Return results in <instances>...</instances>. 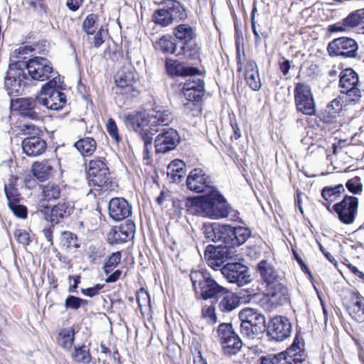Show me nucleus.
<instances>
[{
    "mask_svg": "<svg viewBox=\"0 0 364 364\" xmlns=\"http://www.w3.org/2000/svg\"><path fill=\"white\" fill-rule=\"evenodd\" d=\"M222 296L223 297L218 305V308L222 312L230 313L239 306V297L235 294L229 291L228 289L227 292H225V294Z\"/></svg>",
    "mask_w": 364,
    "mask_h": 364,
    "instance_id": "58836bf2",
    "label": "nucleus"
},
{
    "mask_svg": "<svg viewBox=\"0 0 364 364\" xmlns=\"http://www.w3.org/2000/svg\"><path fill=\"white\" fill-rule=\"evenodd\" d=\"M89 301L80 297L68 295L65 300V307L66 309L77 311L81 307H85L88 305Z\"/></svg>",
    "mask_w": 364,
    "mask_h": 364,
    "instance_id": "09e8293b",
    "label": "nucleus"
},
{
    "mask_svg": "<svg viewBox=\"0 0 364 364\" xmlns=\"http://www.w3.org/2000/svg\"><path fill=\"white\" fill-rule=\"evenodd\" d=\"M205 237L214 242H222L227 246L239 247L252 235L250 228L230 225H215L205 231Z\"/></svg>",
    "mask_w": 364,
    "mask_h": 364,
    "instance_id": "7ed1b4c3",
    "label": "nucleus"
},
{
    "mask_svg": "<svg viewBox=\"0 0 364 364\" xmlns=\"http://www.w3.org/2000/svg\"><path fill=\"white\" fill-rule=\"evenodd\" d=\"M180 142L178 132L171 127L161 128V153L173 150Z\"/></svg>",
    "mask_w": 364,
    "mask_h": 364,
    "instance_id": "7c9ffc66",
    "label": "nucleus"
},
{
    "mask_svg": "<svg viewBox=\"0 0 364 364\" xmlns=\"http://www.w3.org/2000/svg\"><path fill=\"white\" fill-rule=\"evenodd\" d=\"M196 75H189L190 78L186 80L183 85V91H194L198 90V88H204L203 80L198 78Z\"/></svg>",
    "mask_w": 364,
    "mask_h": 364,
    "instance_id": "4d7b16f0",
    "label": "nucleus"
},
{
    "mask_svg": "<svg viewBox=\"0 0 364 364\" xmlns=\"http://www.w3.org/2000/svg\"><path fill=\"white\" fill-rule=\"evenodd\" d=\"M294 92L296 110L305 115H314L316 103L311 87L307 84L298 82L296 84Z\"/></svg>",
    "mask_w": 364,
    "mask_h": 364,
    "instance_id": "2eb2a0df",
    "label": "nucleus"
},
{
    "mask_svg": "<svg viewBox=\"0 0 364 364\" xmlns=\"http://www.w3.org/2000/svg\"><path fill=\"white\" fill-rule=\"evenodd\" d=\"M240 333L248 338L254 339L267 328L266 318L259 310L246 308L239 313Z\"/></svg>",
    "mask_w": 364,
    "mask_h": 364,
    "instance_id": "423d86ee",
    "label": "nucleus"
},
{
    "mask_svg": "<svg viewBox=\"0 0 364 364\" xmlns=\"http://www.w3.org/2000/svg\"><path fill=\"white\" fill-rule=\"evenodd\" d=\"M159 122L156 124V127L149 126L139 132L142 136V139L144 142V146H151L153 136L158 132L159 128Z\"/></svg>",
    "mask_w": 364,
    "mask_h": 364,
    "instance_id": "13d9d810",
    "label": "nucleus"
},
{
    "mask_svg": "<svg viewBox=\"0 0 364 364\" xmlns=\"http://www.w3.org/2000/svg\"><path fill=\"white\" fill-rule=\"evenodd\" d=\"M358 44L350 37H340L333 39L327 46V52L331 57L355 58L358 55Z\"/></svg>",
    "mask_w": 364,
    "mask_h": 364,
    "instance_id": "4468645a",
    "label": "nucleus"
},
{
    "mask_svg": "<svg viewBox=\"0 0 364 364\" xmlns=\"http://www.w3.org/2000/svg\"><path fill=\"white\" fill-rule=\"evenodd\" d=\"M25 59L26 58H23V59H10V63L9 65V69L7 72L19 74V75H21L23 77L24 75H26V74L24 72V69H27V61H25Z\"/></svg>",
    "mask_w": 364,
    "mask_h": 364,
    "instance_id": "8fccbe9b",
    "label": "nucleus"
},
{
    "mask_svg": "<svg viewBox=\"0 0 364 364\" xmlns=\"http://www.w3.org/2000/svg\"><path fill=\"white\" fill-rule=\"evenodd\" d=\"M158 111L151 112H135L128 114L125 117L126 123L130 125L134 131L141 132L149 126L156 127L159 122Z\"/></svg>",
    "mask_w": 364,
    "mask_h": 364,
    "instance_id": "4be33fe9",
    "label": "nucleus"
},
{
    "mask_svg": "<svg viewBox=\"0 0 364 364\" xmlns=\"http://www.w3.org/2000/svg\"><path fill=\"white\" fill-rule=\"evenodd\" d=\"M10 106L13 111L24 119L39 121L43 117L44 110L41 107L38 94L35 97L11 98Z\"/></svg>",
    "mask_w": 364,
    "mask_h": 364,
    "instance_id": "1a4fd4ad",
    "label": "nucleus"
},
{
    "mask_svg": "<svg viewBox=\"0 0 364 364\" xmlns=\"http://www.w3.org/2000/svg\"><path fill=\"white\" fill-rule=\"evenodd\" d=\"M27 71L31 79L38 82H48L55 76H60L53 65L47 58L33 56L27 60Z\"/></svg>",
    "mask_w": 364,
    "mask_h": 364,
    "instance_id": "9d476101",
    "label": "nucleus"
},
{
    "mask_svg": "<svg viewBox=\"0 0 364 364\" xmlns=\"http://www.w3.org/2000/svg\"><path fill=\"white\" fill-rule=\"evenodd\" d=\"M33 48L31 45H21L19 48H16L11 54L10 59L23 58L24 55L33 53Z\"/></svg>",
    "mask_w": 364,
    "mask_h": 364,
    "instance_id": "69168bd1",
    "label": "nucleus"
},
{
    "mask_svg": "<svg viewBox=\"0 0 364 364\" xmlns=\"http://www.w3.org/2000/svg\"><path fill=\"white\" fill-rule=\"evenodd\" d=\"M99 21V15L91 13L84 19L82 28L83 31L88 36L95 34L97 29V23Z\"/></svg>",
    "mask_w": 364,
    "mask_h": 364,
    "instance_id": "a18cd8bd",
    "label": "nucleus"
},
{
    "mask_svg": "<svg viewBox=\"0 0 364 364\" xmlns=\"http://www.w3.org/2000/svg\"><path fill=\"white\" fill-rule=\"evenodd\" d=\"M358 74L352 68L343 69L339 75L338 87L340 92L345 95L346 102L356 104L362 97L363 91Z\"/></svg>",
    "mask_w": 364,
    "mask_h": 364,
    "instance_id": "6e6552de",
    "label": "nucleus"
},
{
    "mask_svg": "<svg viewBox=\"0 0 364 364\" xmlns=\"http://www.w3.org/2000/svg\"><path fill=\"white\" fill-rule=\"evenodd\" d=\"M8 207L16 218L21 219L27 218L28 209L26 205L21 204V203H15L9 204Z\"/></svg>",
    "mask_w": 364,
    "mask_h": 364,
    "instance_id": "680f3d73",
    "label": "nucleus"
},
{
    "mask_svg": "<svg viewBox=\"0 0 364 364\" xmlns=\"http://www.w3.org/2000/svg\"><path fill=\"white\" fill-rule=\"evenodd\" d=\"M31 46L33 48V52L37 51L39 55H48L49 53L50 44L47 40L41 39Z\"/></svg>",
    "mask_w": 364,
    "mask_h": 364,
    "instance_id": "338daca9",
    "label": "nucleus"
},
{
    "mask_svg": "<svg viewBox=\"0 0 364 364\" xmlns=\"http://www.w3.org/2000/svg\"><path fill=\"white\" fill-rule=\"evenodd\" d=\"M122 251L112 252L106 259L103 269L105 274L111 273L121 262Z\"/></svg>",
    "mask_w": 364,
    "mask_h": 364,
    "instance_id": "49530a36",
    "label": "nucleus"
},
{
    "mask_svg": "<svg viewBox=\"0 0 364 364\" xmlns=\"http://www.w3.org/2000/svg\"><path fill=\"white\" fill-rule=\"evenodd\" d=\"M25 9L33 12L47 14L48 6L46 0H23Z\"/></svg>",
    "mask_w": 364,
    "mask_h": 364,
    "instance_id": "c03bdc74",
    "label": "nucleus"
},
{
    "mask_svg": "<svg viewBox=\"0 0 364 364\" xmlns=\"http://www.w3.org/2000/svg\"><path fill=\"white\" fill-rule=\"evenodd\" d=\"M106 129L110 137L117 143L122 141L118 127L113 118H109L106 124Z\"/></svg>",
    "mask_w": 364,
    "mask_h": 364,
    "instance_id": "bf43d9fd",
    "label": "nucleus"
},
{
    "mask_svg": "<svg viewBox=\"0 0 364 364\" xmlns=\"http://www.w3.org/2000/svg\"><path fill=\"white\" fill-rule=\"evenodd\" d=\"M108 213L114 220L120 221L130 215L132 207L124 198H113L109 202Z\"/></svg>",
    "mask_w": 364,
    "mask_h": 364,
    "instance_id": "bb28decb",
    "label": "nucleus"
},
{
    "mask_svg": "<svg viewBox=\"0 0 364 364\" xmlns=\"http://www.w3.org/2000/svg\"><path fill=\"white\" fill-rule=\"evenodd\" d=\"M343 96H338L333 100L327 106L326 112H331L336 115L343 109Z\"/></svg>",
    "mask_w": 364,
    "mask_h": 364,
    "instance_id": "0e129e2a",
    "label": "nucleus"
},
{
    "mask_svg": "<svg viewBox=\"0 0 364 364\" xmlns=\"http://www.w3.org/2000/svg\"><path fill=\"white\" fill-rule=\"evenodd\" d=\"M138 81L139 74L134 68H122L114 77L117 87L121 88L124 94L132 97L136 96L139 92L136 87Z\"/></svg>",
    "mask_w": 364,
    "mask_h": 364,
    "instance_id": "aec40b11",
    "label": "nucleus"
},
{
    "mask_svg": "<svg viewBox=\"0 0 364 364\" xmlns=\"http://www.w3.org/2000/svg\"><path fill=\"white\" fill-rule=\"evenodd\" d=\"M266 330L270 340L281 342L290 336L292 325L287 317L276 316L269 321Z\"/></svg>",
    "mask_w": 364,
    "mask_h": 364,
    "instance_id": "f3484780",
    "label": "nucleus"
},
{
    "mask_svg": "<svg viewBox=\"0 0 364 364\" xmlns=\"http://www.w3.org/2000/svg\"><path fill=\"white\" fill-rule=\"evenodd\" d=\"M18 178L11 174L9 178L8 183H6L4 187L5 196L7 199V205L13 204L15 203H21L23 198L17 188V182Z\"/></svg>",
    "mask_w": 364,
    "mask_h": 364,
    "instance_id": "c9c22d12",
    "label": "nucleus"
},
{
    "mask_svg": "<svg viewBox=\"0 0 364 364\" xmlns=\"http://www.w3.org/2000/svg\"><path fill=\"white\" fill-rule=\"evenodd\" d=\"M287 361H290L291 364H301L306 359V353L304 350L293 351V350H286Z\"/></svg>",
    "mask_w": 364,
    "mask_h": 364,
    "instance_id": "052dcab7",
    "label": "nucleus"
},
{
    "mask_svg": "<svg viewBox=\"0 0 364 364\" xmlns=\"http://www.w3.org/2000/svg\"><path fill=\"white\" fill-rule=\"evenodd\" d=\"M65 188L66 185L50 181L42 186V197L47 202L57 200L64 195Z\"/></svg>",
    "mask_w": 364,
    "mask_h": 364,
    "instance_id": "72a5a7b5",
    "label": "nucleus"
},
{
    "mask_svg": "<svg viewBox=\"0 0 364 364\" xmlns=\"http://www.w3.org/2000/svg\"><path fill=\"white\" fill-rule=\"evenodd\" d=\"M60 76H55L41 87L38 96L41 105L51 110H61L66 105V95L59 90Z\"/></svg>",
    "mask_w": 364,
    "mask_h": 364,
    "instance_id": "0eeeda50",
    "label": "nucleus"
},
{
    "mask_svg": "<svg viewBox=\"0 0 364 364\" xmlns=\"http://www.w3.org/2000/svg\"><path fill=\"white\" fill-rule=\"evenodd\" d=\"M75 338V331L73 327L62 328L57 336L58 344L65 350L72 348Z\"/></svg>",
    "mask_w": 364,
    "mask_h": 364,
    "instance_id": "ea45409f",
    "label": "nucleus"
},
{
    "mask_svg": "<svg viewBox=\"0 0 364 364\" xmlns=\"http://www.w3.org/2000/svg\"><path fill=\"white\" fill-rule=\"evenodd\" d=\"M161 6V26L171 24L174 18L183 20L187 17L185 9L178 1L163 0Z\"/></svg>",
    "mask_w": 364,
    "mask_h": 364,
    "instance_id": "5701e85b",
    "label": "nucleus"
},
{
    "mask_svg": "<svg viewBox=\"0 0 364 364\" xmlns=\"http://www.w3.org/2000/svg\"><path fill=\"white\" fill-rule=\"evenodd\" d=\"M14 236L18 243L25 247L29 245L31 242L28 232L23 229H16L14 231Z\"/></svg>",
    "mask_w": 364,
    "mask_h": 364,
    "instance_id": "e2e57ef3",
    "label": "nucleus"
},
{
    "mask_svg": "<svg viewBox=\"0 0 364 364\" xmlns=\"http://www.w3.org/2000/svg\"><path fill=\"white\" fill-rule=\"evenodd\" d=\"M104 284H97L94 287L82 289L81 293L85 296L94 297L100 293L101 290L104 288Z\"/></svg>",
    "mask_w": 364,
    "mask_h": 364,
    "instance_id": "774afa93",
    "label": "nucleus"
},
{
    "mask_svg": "<svg viewBox=\"0 0 364 364\" xmlns=\"http://www.w3.org/2000/svg\"><path fill=\"white\" fill-rule=\"evenodd\" d=\"M86 180L90 193L95 198H103L111 193L117 192L119 183L109 167L108 160L104 156L90 159L85 169Z\"/></svg>",
    "mask_w": 364,
    "mask_h": 364,
    "instance_id": "f257e3e1",
    "label": "nucleus"
},
{
    "mask_svg": "<svg viewBox=\"0 0 364 364\" xmlns=\"http://www.w3.org/2000/svg\"><path fill=\"white\" fill-rule=\"evenodd\" d=\"M344 306L353 320L358 323L364 322V303L360 300L359 293L354 294L350 303Z\"/></svg>",
    "mask_w": 364,
    "mask_h": 364,
    "instance_id": "473e14b6",
    "label": "nucleus"
},
{
    "mask_svg": "<svg viewBox=\"0 0 364 364\" xmlns=\"http://www.w3.org/2000/svg\"><path fill=\"white\" fill-rule=\"evenodd\" d=\"M33 177L41 183L53 178L59 173L62 174L60 162L56 159H43L34 161L31 168Z\"/></svg>",
    "mask_w": 364,
    "mask_h": 364,
    "instance_id": "dca6fc26",
    "label": "nucleus"
},
{
    "mask_svg": "<svg viewBox=\"0 0 364 364\" xmlns=\"http://www.w3.org/2000/svg\"><path fill=\"white\" fill-rule=\"evenodd\" d=\"M60 245L67 250L78 249L81 245L77 235L68 230L61 232Z\"/></svg>",
    "mask_w": 364,
    "mask_h": 364,
    "instance_id": "79ce46f5",
    "label": "nucleus"
},
{
    "mask_svg": "<svg viewBox=\"0 0 364 364\" xmlns=\"http://www.w3.org/2000/svg\"><path fill=\"white\" fill-rule=\"evenodd\" d=\"M345 192L346 188L341 183L333 186H324L321 191L322 200H320V202L328 212H331L332 210L333 203L341 197V194L345 193Z\"/></svg>",
    "mask_w": 364,
    "mask_h": 364,
    "instance_id": "c85d7f7f",
    "label": "nucleus"
},
{
    "mask_svg": "<svg viewBox=\"0 0 364 364\" xmlns=\"http://www.w3.org/2000/svg\"><path fill=\"white\" fill-rule=\"evenodd\" d=\"M71 358L74 362L82 364H90L92 359L89 347L84 344L74 346Z\"/></svg>",
    "mask_w": 364,
    "mask_h": 364,
    "instance_id": "a19ab883",
    "label": "nucleus"
},
{
    "mask_svg": "<svg viewBox=\"0 0 364 364\" xmlns=\"http://www.w3.org/2000/svg\"><path fill=\"white\" fill-rule=\"evenodd\" d=\"M186 210L192 215H203L218 219L228 217L231 207L216 188L200 196L189 197L183 202Z\"/></svg>",
    "mask_w": 364,
    "mask_h": 364,
    "instance_id": "f03ea898",
    "label": "nucleus"
},
{
    "mask_svg": "<svg viewBox=\"0 0 364 364\" xmlns=\"http://www.w3.org/2000/svg\"><path fill=\"white\" fill-rule=\"evenodd\" d=\"M190 278L196 294H200V298L204 300L218 301L227 292V288L220 285L208 272L193 271Z\"/></svg>",
    "mask_w": 364,
    "mask_h": 364,
    "instance_id": "39448f33",
    "label": "nucleus"
},
{
    "mask_svg": "<svg viewBox=\"0 0 364 364\" xmlns=\"http://www.w3.org/2000/svg\"><path fill=\"white\" fill-rule=\"evenodd\" d=\"M184 96L189 101L184 105L185 107H190L192 109V106H195L196 105L193 102H198L201 100L202 97L205 94V88L198 89V90L194 91H183Z\"/></svg>",
    "mask_w": 364,
    "mask_h": 364,
    "instance_id": "5fc2aeb1",
    "label": "nucleus"
},
{
    "mask_svg": "<svg viewBox=\"0 0 364 364\" xmlns=\"http://www.w3.org/2000/svg\"><path fill=\"white\" fill-rule=\"evenodd\" d=\"M261 364H291L287 361L285 351L280 352L274 355H268L260 358Z\"/></svg>",
    "mask_w": 364,
    "mask_h": 364,
    "instance_id": "de8ad7c7",
    "label": "nucleus"
},
{
    "mask_svg": "<svg viewBox=\"0 0 364 364\" xmlns=\"http://www.w3.org/2000/svg\"><path fill=\"white\" fill-rule=\"evenodd\" d=\"M204 255L208 266L215 270L222 267L223 263L228 260L237 257L235 249L226 245L224 246L209 245L206 247Z\"/></svg>",
    "mask_w": 364,
    "mask_h": 364,
    "instance_id": "ddd939ff",
    "label": "nucleus"
},
{
    "mask_svg": "<svg viewBox=\"0 0 364 364\" xmlns=\"http://www.w3.org/2000/svg\"><path fill=\"white\" fill-rule=\"evenodd\" d=\"M20 133L24 136L21 141V148L27 156L38 157L46 152L48 143L40 127L33 124H24L20 127Z\"/></svg>",
    "mask_w": 364,
    "mask_h": 364,
    "instance_id": "20e7f679",
    "label": "nucleus"
},
{
    "mask_svg": "<svg viewBox=\"0 0 364 364\" xmlns=\"http://www.w3.org/2000/svg\"><path fill=\"white\" fill-rule=\"evenodd\" d=\"M28 80L27 75L23 77L19 74L7 72L5 77L4 87L8 95L11 97L21 95L24 88L28 85Z\"/></svg>",
    "mask_w": 364,
    "mask_h": 364,
    "instance_id": "393cba45",
    "label": "nucleus"
},
{
    "mask_svg": "<svg viewBox=\"0 0 364 364\" xmlns=\"http://www.w3.org/2000/svg\"><path fill=\"white\" fill-rule=\"evenodd\" d=\"M151 146H144L143 151L144 160L146 161V164L149 166V169L146 170V180L144 181L145 188L147 191H151L153 188L156 190L159 187V176L156 168L152 165V161L151 160L150 149Z\"/></svg>",
    "mask_w": 364,
    "mask_h": 364,
    "instance_id": "c756f323",
    "label": "nucleus"
},
{
    "mask_svg": "<svg viewBox=\"0 0 364 364\" xmlns=\"http://www.w3.org/2000/svg\"><path fill=\"white\" fill-rule=\"evenodd\" d=\"M183 54L191 59H198L200 56V48L197 43L188 42L181 46Z\"/></svg>",
    "mask_w": 364,
    "mask_h": 364,
    "instance_id": "603ef678",
    "label": "nucleus"
},
{
    "mask_svg": "<svg viewBox=\"0 0 364 364\" xmlns=\"http://www.w3.org/2000/svg\"><path fill=\"white\" fill-rule=\"evenodd\" d=\"M166 70L171 76H188L198 75L200 70L195 67L185 66L177 60L167 58Z\"/></svg>",
    "mask_w": 364,
    "mask_h": 364,
    "instance_id": "2f4dec72",
    "label": "nucleus"
},
{
    "mask_svg": "<svg viewBox=\"0 0 364 364\" xmlns=\"http://www.w3.org/2000/svg\"><path fill=\"white\" fill-rule=\"evenodd\" d=\"M262 280L267 289L282 284L283 277L267 260H262L257 265Z\"/></svg>",
    "mask_w": 364,
    "mask_h": 364,
    "instance_id": "cd10ccee",
    "label": "nucleus"
},
{
    "mask_svg": "<svg viewBox=\"0 0 364 364\" xmlns=\"http://www.w3.org/2000/svg\"><path fill=\"white\" fill-rule=\"evenodd\" d=\"M176 49V41L171 36L161 37V50L166 53H175Z\"/></svg>",
    "mask_w": 364,
    "mask_h": 364,
    "instance_id": "6e6d98bb",
    "label": "nucleus"
},
{
    "mask_svg": "<svg viewBox=\"0 0 364 364\" xmlns=\"http://www.w3.org/2000/svg\"><path fill=\"white\" fill-rule=\"evenodd\" d=\"M347 190L353 195H360L363 190V186L359 176H355L348 179L345 186Z\"/></svg>",
    "mask_w": 364,
    "mask_h": 364,
    "instance_id": "3c124183",
    "label": "nucleus"
},
{
    "mask_svg": "<svg viewBox=\"0 0 364 364\" xmlns=\"http://www.w3.org/2000/svg\"><path fill=\"white\" fill-rule=\"evenodd\" d=\"M362 13H363L362 9H358L351 12L345 18L343 19L348 30L356 27L359 24H361Z\"/></svg>",
    "mask_w": 364,
    "mask_h": 364,
    "instance_id": "864d4df0",
    "label": "nucleus"
},
{
    "mask_svg": "<svg viewBox=\"0 0 364 364\" xmlns=\"http://www.w3.org/2000/svg\"><path fill=\"white\" fill-rule=\"evenodd\" d=\"M359 200L355 196L344 195L342 200L333 205L331 213H336L338 219L344 225L353 224L356 218Z\"/></svg>",
    "mask_w": 364,
    "mask_h": 364,
    "instance_id": "f8f14e48",
    "label": "nucleus"
},
{
    "mask_svg": "<svg viewBox=\"0 0 364 364\" xmlns=\"http://www.w3.org/2000/svg\"><path fill=\"white\" fill-rule=\"evenodd\" d=\"M185 164L178 159L172 161L166 167V174L172 182L179 183L185 175Z\"/></svg>",
    "mask_w": 364,
    "mask_h": 364,
    "instance_id": "4c0bfd02",
    "label": "nucleus"
},
{
    "mask_svg": "<svg viewBox=\"0 0 364 364\" xmlns=\"http://www.w3.org/2000/svg\"><path fill=\"white\" fill-rule=\"evenodd\" d=\"M245 80L249 87L254 91L260 90L262 83L257 65L255 61L250 60L245 66Z\"/></svg>",
    "mask_w": 364,
    "mask_h": 364,
    "instance_id": "f704fd0d",
    "label": "nucleus"
},
{
    "mask_svg": "<svg viewBox=\"0 0 364 364\" xmlns=\"http://www.w3.org/2000/svg\"><path fill=\"white\" fill-rule=\"evenodd\" d=\"M75 148L83 157L92 156L97 146L96 140L91 136H85L79 139L74 144Z\"/></svg>",
    "mask_w": 364,
    "mask_h": 364,
    "instance_id": "e433bc0d",
    "label": "nucleus"
},
{
    "mask_svg": "<svg viewBox=\"0 0 364 364\" xmlns=\"http://www.w3.org/2000/svg\"><path fill=\"white\" fill-rule=\"evenodd\" d=\"M186 183L190 191L196 193H206L215 188L211 176L200 168H196L189 173Z\"/></svg>",
    "mask_w": 364,
    "mask_h": 364,
    "instance_id": "412c9836",
    "label": "nucleus"
},
{
    "mask_svg": "<svg viewBox=\"0 0 364 364\" xmlns=\"http://www.w3.org/2000/svg\"><path fill=\"white\" fill-rule=\"evenodd\" d=\"M74 206L69 201H60L46 212V219L53 225L63 223L73 213Z\"/></svg>",
    "mask_w": 364,
    "mask_h": 364,
    "instance_id": "b1692460",
    "label": "nucleus"
},
{
    "mask_svg": "<svg viewBox=\"0 0 364 364\" xmlns=\"http://www.w3.org/2000/svg\"><path fill=\"white\" fill-rule=\"evenodd\" d=\"M267 302L272 309L287 304L290 299L289 289L283 283L269 287L266 294Z\"/></svg>",
    "mask_w": 364,
    "mask_h": 364,
    "instance_id": "a878e982",
    "label": "nucleus"
},
{
    "mask_svg": "<svg viewBox=\"0 0 364 364\" xmlns=\"http://www.w3.org/2000/svg\"><path fill=\"white\" fill-rule=\"evenodd\" d=\"M175 36L178 39L184 41L185 43L191 42L196 38V33L188 24H179L175 28Z\"/></svg>",
    "mask_w": 364,
    "mask_h": 364,
    "instance_id": "37998d69",
    "label": "nucleus"
},
{
    "mask_svg": "<svg viewBox=\"0 0 364 364\" xmlns=\"http://www.w3.org/2000/svg\"><path fill=\"white\" fill-rule=\"evenodd\" d=\"M218 338L223 353L227 355H236L242 347V341L231 323H221L217 330Z\"/></svg>",
    "mask_w": 364,
    "mask_h": 364,
    "instance_id": "9b49d317",
    "label": "nucleus"
},
{
    "mask_svg": "<svg viewBox=\"0 0 364 364\" xmlns=\"http://www.w3.org/2000/svg\"><path fill=\"white\" fill-rule=\"evenodd\" d=\"M220 272L228 282L236 284L238 287L250 282L248 267L240 262H228L220 268Z\"/></svg>",
    "mask_w": 364,
    "mask_h": 364,
    "instance_id": "a211bd4d",
    "label": "nucleus"
},
{
    "mask_svg": "<svg viewBox=\"0 0 364 364\" xmlns=\"http://www.w3.org/2000/svg\"><path fill=\"white\" fill-rule=\"evenodd\" d=\"M135 230V223L127 220L119 225L112 226L107 233L106 241L112 245L125 243L134 238Z\"/></svg>",
    "mask_w": 364,
    "mask_h": 364,
    "instance_id": "6ab92c4d",
    "label": "nucleus"
}]
</instances>
